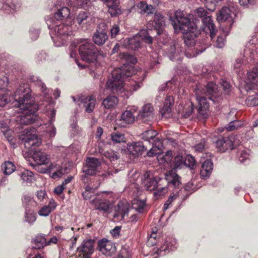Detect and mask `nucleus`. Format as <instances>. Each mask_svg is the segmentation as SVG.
Listing matches in <instances>:
<instances>
[{"mask_svg":"<svg viewBox=\"0 0 258 258\" xmlns=\"http://www.w3.org/2000/svg\"><path fill=\"white\" fill-rule=\"evenodd\" d=\"M29 91L24 85L20 86L14 96L15 100L18 102V107L23 110L21 121L26 124L32 123L36 120L35 112L38 110V106L34 103Z\"/></svg>","mask_w":258,"mask_h":258,"instance_id":"1","label":"nucleus"},{"mask_svg":"<svg viewBox=\"0 0 258 258\" xmlns=\"http://www.w3.org/2000/svg\"><path fill=\"white\" fill-rule=\"evenodd\" d=\"M131 67H124L122 69L117 68L114 69L109 77L106 83V88L110 89L114 93L122 94V96H126L127 98L130 96L132 91L125 90L124 88V80L126 78L131 76L133 74L131 73Z\"/></svg>","mask_w":258,"mask_h":258,"instance_id":"2","label":"nucleus"},{"mask_svg":"<svg viewBox=\"0 0 258 258\" xmlns=\"http://www.w3.org/2000/svg\"><path fill=\"white\" fill-rule=\"evenodd\" d=\"M178 30L184 35V43L188 46L195 43L194 39L201 34L197 25L180 12H178Z\"/></svg>","mask_w":258,"mask_h":258,"instance_id":"3","label":"nucleus"},{"mask_svg":"<svg viewBox=\"0 0 258 258\" xmlns=\"http://www.w3.org/2000/svg\"><path fill=\"white\" fill-rule=\"evenodd\" d=\"M142 138L150 142L152 140L153 147L147 152L148 157H153L160 153L163 146L162 141L156 131L150 130L144 132L142 134Z\"/></svg>","mask_w":258,"mask_h":258,"instance_id":"4","label":"nucleus"},{"mask_svg":"<svg viewBox=\"0 0 258 258\" xmlns=\"http://www.w3.org/2000/svg\"><path fill=\"white\" fill-rule=\"evenodd\" d=\"M113 197V192L110 191H103L98 193L97 197L91 201V204L95 209L104 213H108L111 205L108 198Z\"/></svg>","mask_w":258,"mask_h":258,"instance_id":"5","label":"nucleus"},{"mask_svg":"<svg viewBox=\"0 0 258 258\" xmlns=\"http://www.w3.org/2000/svg\"><path fill=\"white\" fill-rule=\"evenodd\" d=\"M79 53L83 60L93 62L96 60L99 51L93 43L85 41L79 46Z\"/></svg>","mask_w":258,"mask_h":258,"instance_id":"6","label":"nucleus"},{"mask_svg":"<svg viewBox=\"0 0 258 258\" xmlns=\"http://www.w3.org/2000/svg\"><path fill=\"white\" fill-rule=\"evenodd\" d=\"M19 139L24 141L27 148L38 147L41 143V140L36 135L35 131L29 128L25 129L19 135Z\"/></svg>","mask_w":258,"mask_h":258,"instance_id":"7","label":"nucleus"},{"mask_svg":"<svg viewBox=\"0 0 258 258\" xmlns=\"http://www.w3.org/2000/svg\"><path fill=\"white\" fill-rule=\"evenodd\" d=\"M95 241L91 239H85L77 248V250L81 258H91L94 251Z\"/></svg>","mask_w":258,"mask_h":258,"instance_id":"8","label":"nucleus"},{"mask_svg":"<svg viewBox=\"0 0 258 258\" xmlns=\"http://www.w3.org/2000/svg\"><path fill=\"white\" fill-rule=\"evenodd\" d=\"M234 139L235 137L233 136L228 138L220 137L216 142V146L221 152H225L227 150H232L234 148V145L238 144Z\"/></svg>","mask_w":258,"mask_h":258,"instance_id":"9","label":"nucleus"},{"mask_svg":"<svg viewBox=\"0 0 258 258\" xmlns=\"http://www.w3.org/2000/svg\"><path fill=\"white\" fill-rule=\"evenodd\" d=\"M54 32L57 37V41L61 40L62 45L66 38L72 34V28L71 24H60L54 28Z\"/></svg>","mask_w":258,"mask_h":258,"instance_id":"10","label":"nucleus"},{"mask_svg":"<svg viewBox=\"0 0 258 258\" xmlns=\"http://www.w3.org/2000/svg\"><path fill=\"white\" fill-rule=\"evenodd\" d=\"M200 91L196 92V98L199 106L198 109V115L201 118H206L208 115L209 103L206 97L200 95Z\"/></svg>","mask_w":258,"mask_h":258,"instance_id":"11","label":"nucleus"},{"mask_svg":"<svg viewBox=\"0 0 258 258\" xmlns=\"http://www.w3.org/2000/svg\"><path fill=\"white\" fill-rule=\"evenodd\" d=\"M69 169L67 167L60 165L58 164L52 163L45 170L41 171L43 173L48 172L51 175V177H60L65 174L68 173Z\"/></svg>","mask_w":258,"mask_h":258,"instance_id":"12","label":"nucleus"},{"mask_svg":"<svg viewBox=\"0 0 258 258\" xmlns=\"http://www.w3.org/2000/svg\"><path fill=\"white\" fill-rule=\"evenodd\" d=\"M73 101L77 102L79 105H82L85 108V111L88 112H91L94 109L96 104V99L93 96L86 97L84 98L78 97L75 98L72 97Z\"/></svg>","mask_w":258,"mask_h":258,"instance_id":"13","label":"nucleus"},{"mask_svg":"<svg viewBox=\"0 0 258 258\" xmlns=\"http://www.w3.org/2000/svg\"><path fill=\"white\" fill-rule=\"evenodd\" d=\"M99 250L104 255H111L116 250L115 244L106 238L100 240L98 241Z\"/></svg>","mask_w":258,"mask_h":258,"instance_id":"14","label":"nucleus"},{"mask_svg":"<svg viewBox=\"0 0 258 258\" xmlns=\"http://www.w3.org/2000/svg\"><path fill=\"white\" fill-rule=\"evenodd\" d=\"M8 84L7 77H4V80L0 79V88L4 89ZM11 92L9 90H0V107H3L11 101Z\"/></svg>","mask_w":258,"mask_h":258,"instance_id":"15","label":"nucleus"},{"mask_svg":"<svg viewBox=\"0 0 258 258\" xmlns=\"http://www.w3.org/2000/svg\"><path fill=\"white\" fill-rule=\"evenodd\" d=\"M231 11L228 8H222L220 11L219 15L217 17V20L223 23L221 24V27L224 25L227 28L231 29V26L233 23V20L230 15Z\"/></svg>","mask_w":258,"mask_h":258,"instance_id":"16","label":"nucleus"},{"mask_svg":"<svg viewBox=\"0 0 258 258\" xmlns=\"http://www.w3.org/2000/svg\"><path fill=\"white\" fill-rule=\"evenodd\" d=\"M100 166V162L97 158L88 157L86 159V165L83 168V171L86 174L93 175Z\"/></svg>","mask_w":258,"mask_h":258,"instance_id":"17","label":"nucleus"},{"mask_svg":"<svg viewBox=\"0 0 258 258\" xmlns=\"http://www.w3.org/2000/svg\"><path fill=\"white\" fill-rule=\"evenodd\" d=\"M128 213V205L126 202H119L114 208V218L117 220H122Z\"/></svg>","mask_w":258,"mask_h":258,"instance_id":"18","label":"nucleus"},{"mask_svg":"<svg viewBox=\"0 0 258 258\" xmlns=\"http://www.w3.org/2000/svg\"><path fill=\"white\" fill-rule=\"evenodd\" d=\"M198 91H200V95L204 96L206 97V100L207 98H208L214 102L215 101V99L213 98L216 96L217 91V86L215 83L212 82H209L205 87L204 92L198 89L196 90V92Z\"/></svg>","mask_w":258,"mask_h":258,"instance_id":"19","label":"nucleus"},{"mask_svg":"<svg viewBox=\"0 0 258 258\" xmlns=\"http://www.w3.org/2000/svg\"><path fill=\"white\" fill-rule=\"evenodd\" d=\"M123 44L127 49L138 50L141 46V38L140 37L139 34L132 38H126L123 40Z\"/></svg>","mask_w":258,"mask_h":258,"instance_id":"20","label":"nucleus"},{"mask_svg":"<svg viewBox=\"0 0 258 258\" xmlns=\"http://www.w3.org/2000/svg\"><path fill=\"white\" fill-rule=\"evenodd\" d=\"M128 151L134 158L141 155L146 150L142 142L134 143L128 145Z\"/></svg>","mask_w":258,"mask_h":258,"instance_id":"21","label":"nucleus"},{"mask_svg":"<svg viewBox=\"0 0 258 258\" xmlns=\"http://www.w3.org/2000/svg\"><path fill=\"white\" fill-rule=\"evenodd\" d=\"M154 116V109L151 104H145L139 113V116L144 121L153 119Z\"/></svg>","mask_w":258,"mask_h":258,"instance_id":"22","label":"nucleus"},{"mask_svg":"<svg viewBox=\"0 0 258 258\" xmlns=\"http://www.w3.org/2000/svg\"><path fill=\"white\" fill-rule=\"evenodd\" d=\"M108 39V36L105 30H96L93 35V42L97 45H103Z\"/></svg>","mask_w":258,"mask_h":258,"instance_id":"23","label":"nucleus"},{"mask_svg":"<svg viewBox=\"0 0 258 258\" xmlns=\"http://www.w3.org/2000/svg\"><path fill=\"white\" fill-rule=\"evenodd\" d=\"M183 159L182 157L178 155V169H181L183 167L189 168L190 169H193L196 166V161L195 158L190 155L186 156L185 159Z\"/></svg>","mask_w":258,"mask_h":258,"instance_id":"24","label":"nucleus"},{"mask_svg":"<svg viewBox=\"0 0 258 258\" xmlns=\"http://www.w3.org/2000/svg\"><path fill=\"white\" fill-rule=\"evenodd\" d=\"M76 22L82 28L88 29L91 24L92 17L85 12H81L76 18Z\"/></svg>","mask_w":258,"mask_h":258,"instance_id":"25","label":"nucleus"},{"mask_svg":"<svg viewBox=\"0 0 258 258\" xmlns=\"http://www.w3.org/2000/svg\"><path fill=\"white\" fill-rule=\"evenodd\" d=\"M33 159L38 165L46 164L50 161V156L40 151H35ZM39 166H38V167Z\"/></svg>","mask_w":258,"mask_h":258,"instance_id":"26","label":"nucleus"},{"mask_svg":"<svg viewBox=\"0 0 258 258\" xmlns=\"http://www.w3.org/2000/svg\"><path fill=\"white\" fill-rule=\"evenodd\" d=\"M108 8V13L111 16H115L121 13L116 0H101Z\"/></svg>","mask_w":258,"mask_h":258,"instance_id":"27","label":"nucleus"},{"mask_svg":"<svg viewBox=\"0 0 258 258\" xmlns=\"http://www.w3.org/2000/svg\"><path fill=\"white\" fill-rule=\"evenodd\" d=\"M202 22L204 26H205L204 30L206 31L207 30L210 31V37L211 39H213L216 34L217 30L215 28L213 21L211 19V16L203 18Z\"/></svg>","mask_w":258,"mask_h":258,"instance_id":"28","label":"nucleus"},{"mask_svg":"<svg viewBox=\"0 0 258 258\" xmlns=\"http://www.w3.org/2000/svg\"><path fill=\"white\" fill-rule=\"evenodd\" d=\"M206 178H191L190 181L186 183L184 187L185 191H195L202 185L201 182H204Z\"/></svg>","mask_w":258,"mask_h":258,"instance_id":"29","label":"nucleus"},{"mask_svg":"<svg viewBox=\"0 0 258 258\" xmlns=\"http://www.w3.org/2000/svg\"><path fill=\"white\" fill-rule=\"evenodd\" d=\"M213 164L211 160H205L202 165L200 173L202 177H207L211 175L213 171Z\"/></svg>","mask_w":258,"mask_h":258,"instance_id":"30","label":"nucleus"},{"mask_svg":"<svg viewBox=\"0 0 258 258\" xmlns=\"http://www.w3.org/2000/svg\"><path fill=\"white\" fill-rule=\"evenodd\" d=\"M221 32L218 36L216 41V46L218 48H222L225 44V38L228 35L230 29L229 28H227L224 25L221 29Z\"/></svg>","mask_w":258,"mask_h":258,"instance_id":"31","label":"nucleus"},{"mask_svg":"<svg viewBox=\"0 0 258 258\" xmlns=\"http://www.w3.org/2000/svg\"><path fill=\"white\" fill-rule=\"evenodd\" d=\"M135 121V116L131 110H125L121 116L120 124L121 126H125L126 124L132 123Z\"/></svg>","mask_w":258,"mask_h":258,"instance_id":"32","label":"nucleus"},{"mask_svg":"<svg viewBox=\"0 0 258 258\" xmlns=\"http://www.w3.org/2000/svg\"><path fill=\"white\" fill-rule=\"evenodd\" d=\"M172 100L173 98L171 96H169L166 99L164 104L160 110V113L163 117L168 118L170 116L171 111L170 106L172 104Z\"/></svg>","mask_w":258,"mask_h":258,"instance_id":"33","label":"nucleus"},{"mask_svg":"<svg viewBox=\"0 0 258 258\" xmlns=\"http://www.w3.org/2000/svg\"><path fill=\"white\" fill-rule=\"evenodd\" d=\"M163 17L160 13H156L154 15L155 27L158 34H160L162 31V28L164 25Z\"/></svg>","mask_w":258,"mask_h":258,"instance_id":"34","label":"nucleus"},{"mask_svg":"<svg viewBox=\"0 0 258 258\" xmlns=\"http://www.w3.org/2000/svg\"><path fill=\"white\" fill-rule=\"evenodd\" d=\"M181 107L182 108H178V114L181 113L182 117H188L193 111L192 103L191 102H189L184 104L183 106L181 105Z\"/></svg>","mask_w":258,"mask_h":258,"instance_id":"35","label":"nucleus"},{"mask_svg":"<svg viewBox=\"0 0 258 258\" xmlns=\"http://www.w3.org/2000/svg\"><path fill=\"white\" fill-rule=\"evenodd\" d=\"M118 103L117 97L114 96H109L103 101L102 104L105 108H114Z\"/></svg>","mask_w":258,"mask_h":258,"instance_id":"36","label":"nucleus"},{"mask_svg":"<svg viewBox=\"0 0 258 258\" xmlns=\"http://www.w3.org/2000/svg\"><path fill=\"white\" fill-rule=\"evenodd\" d=\"M100 185V183H97L96 185H92L91 183L85 187V190L82 193L83 198L86 200H90L94 193L95 190L97 189Z\"/></svg>","mask_w":258,"mask_h":258,"instance_id":"37","label":"nucleus"},{"mask_svg":"<svg viewBox=\"0 0 258 258\" xmlns=\"http://www.w3.org/2000/svg\"><path fill=\"white\" fill-rule=\"evenodd\" d=\"M33 247L35 249H40L47 245L45 238L41 235L36 236L32 240Z\"/></svg>","mask_w":258,"mask_h":258,"instance_id":"38","label":"nucleus"},{"mask_svg":"<svg viewBox=\"0 0 258 258\" xmlns=\"http://www.w3.org/2000/svg\"><path fill=\"white\" fill-rule=\"evenodd\" d=\"M247 78L251 84L258 86V63L252 71L248 72Z\"/></svg>","mask_w":258,"mask_h":258,"instance_id":"39","label":"nucleus"},{"mask_svg":"<svg viewBox=\"0 0 258 258\" xmlns=\"http://www.w3.org/2000/svg\"><path fill=\"white\" fill-rule=\"evenodd\" d=\"M70 15V10L67 7H62L57 10L55 13L54 17L57 20H62L63 19L68 18Z\"/></svg>","mask_w":258,"mask_h":258,"instance_id":"40","label":"nucleus"},{"mask_svg":"<svg viewBox=\"0 0 258 258\" xmlns=\"http://www.w3.org/2000/svg\"><path fill=\"white\" fill-rule=\"evenodd\" d=\"M2 170L5 175H9L15 170V166L13 162L6 161L2 165Z\"/></svg>","mask_w":258,"mask_h":258,"instance_id":"41","label":"nucleus"},{"mask_svg":"<svg viewBox=\"0 0 258 258\" xmlns=\"http://www.w3.org/2000/svg\"><path fill=\"white\" fill-rule=\"evenodd\" d=\"M158 158V160L160 163H167L168 165H172L173 155L171 151H167L163 156Z\"/></svg>","mask_w":258,"mask_h":258,"instance_id":"42","label":"nucleus"},{"mask_svg":"<svg viewBox=\"0 0 258 258\" xmlns=\"http://www.w3.org/2000/svg\"><path fill=\"white\" fill-rule=\"evenodd\" d=\"M48 114L49 116V123L51 126L50 130H48L47 132L48 133L50 137H53L56 134V129L52 124L54 121L55 111L54 109H52L48 113Z\"/></svg>","mask_w":258,"mask_h":258,"instance_id":"43","label":"nucleus"},{"mask_svg":"<svg viewBox=\"0 0 258 258\" xmlns=\"http://www.w3.org/2000/svg\"><path fill=\"white\" fill-rule=\"evenodd\" d=\"M144 182L147 190L152 191L157 188L158 181L156 178H144Z\"/></svg>","mask_w":258,"mask_h":258,"instance_id":"44","label":"nucleus"},{"mask_svg":"<svg viewBox=\"0 0 258 258\" xmlns=\"http://www.w3.org/2000/svg\"><path fill=\"white\" fill-rule=\"evenodd\" d=\"M146 207V201L144 200H140L135 199L133 203V207L140 213L144 212Z\"/></svg>","mask_w":258,"mask_h":258,"instance_id":"45","label":"nucleus"},{"mask_svg":"<svg viewBox=\"0 0 258 258\" xmlns=\"http://www.w3.org/2000/svg\"><path fill=\"white\" fill-rule=\"evenodd\" d=\"M36 220V214L31 212L29 209L25 210V221L30 225L33 224Z\"/></svg>","mask_w":258,"mask_h":258,"instance_id":"46","label":"nucleus"},{"mask_svg":"<svg viewBox=\"0 0 258 258\" xmlns=\"http://www.w3.org/2000/svg\"><path fill=\"white\" fill-rule=\"evenodd\" d=\"M140 37L141 40H144L146 43L152 44L153 42V38L149 35V32L147 30H143L139 33Z\"/></svg>","mask_w":258,"mask_h":258,"instance_id":"47","label":"nucleus"},{"mask_svg":"<svg viewBox=\"0 0 258 258\" xmlns=\"http://www.w3.org/2000/svg\"><path fill=\"white\" fill-rule=\"evenodd\" d=\"M101 154L106 158L109 159L111 161H114L118 159V156L113 151L109 150L103 151L100 150Z\"/></svg>","mask_w":258,"mask_h":258,"instance_id":"48","label":"nucleus"},{"mask_svg":"<svg viewBox=\"0 0 258 258\" xmlns=\"http://www.w3.org/2000/svg\"><path fill=\"white\" fill-rule=\"evenodd\" d=\"M245 103L248 106L258 105V94L248 96L245 100Z\"/></svg>","mask_w":258,"mask_h":258,"instance_id":"49","label":"nucleus"},{"mask_svg":"<svg viewBox=\"0 0 258 258\" xmlns=\"http://www.w3.org/2000/svg\"><path fill=\"white\" fill-rule=\"evenodd\" d=\"M112 141L116 143L125 142V139L123 134L119 133H114L111 134Z\"/></svg>","mask_w":258,"mask_h":258,"instance_id":"50","label":"nucleus"},{"mask_svg":"<svg viewBox=\"0 0 258 258\" xmlns=\"http://www.w3.org/2000/svg\"><path fill=\"white\" fill-rule=\"evenodd\" d=\"M34 203L31 196L28 195H24L22 198V204L25 210L29 209L30 206Z\"/></svg>","mask_w":258,"mask_h":258,"instance_id":"51","label":"nucleus"},{"mask_svg":"<svg viewBox=\"0 0 258 258\" xmlns=\"http://www.w3.org/2000/svg\"><path fill=\"white\" fill-rule=\"evenodd\" d=\"M210 13L204 8L200 7L195 11V15L197 17L204 18L209 17Z\"/></svg>","mask_w":258,"mask_h":258,"instance_id":"52","label":"nucleus"},{"mask_svg":"<svg viewBox=\"0 0 258 258\" xmlns=\"http://www.w3.org/2000/svg\"><path fill=\"white\" fill-rule=\"evenodd\" d=\"M169 21L172 25L175 32L177 30V26L176 25V22L177 21V12L174 11L173 13H169Z\"/></svg>","mask_w":258,"mask_h":258,"instance_id":"53","label":"nucleus"},{"mask_svg":"<svg viewBox=\"0 0 258 258\" xmlns=\"http://www.w3.org/2000/svg\"><path fill=\"white\" fill-rule=\"evenodd\" d=\"M72 178H66L64 182L61 185L56 186L54 190V192L57 195H60L64 189V185L71 182Z\"/></svg>","mask_w":258,"mask_h":258,"instance_id":"54","label":"nucleus"},{"mask_svg":"<svg viewBox=\"0 0 258 258\" xmlns=\"http://www.w3.org/2000/svg\"><path fill=\"white\" fill-rule=\"evenodd\" d=\"M165 247H163L162 250L167 251L168 252L175 251L176 249V242L175 240L170 242L166 241Z\"/></svg>","mask_w":258,"mask_h":258,"instance_id":"55","label":"nucleus"},{"mask_svg":"<svg viewBox=\"0 0 258 258\" xmlns=\"http://www.w3.org/2000/svg\"><path fill=\"white\" fill-rule=\"evenodd\" d=\"M240 126V123L239 121L235 120L231 121L226 126V130L232 131L238 128Z\"/></svg>","mask_w":258,"mask_h":258,"instance_id":"56","label":"nucleus"},{"mask_svg":"<svg viewBox=\"0 0 258 258\" xmlns=\"http://www.w3.org/2000/svg\"><path fill=\"white\" fill-rule=\"evenodd\" d=\"M52 211L51 208L46 205L43 206L39 210L38 214L40 216L46 217L48 216Z\"/></svg>","mask_w":258,"mask_h":258,"instance_id":"57","label":"nucleus"},{"mask_svg":"<svg viewBox=\"0 0 258 258\" xmlns=\"http://www.w3.org/2000/svg\"><path fill=\"white\" fill-rule=\"evenodd\" d=\"M122 58L124 59L126 63L135 64L136 62V59L134 57V56L129 55L128 53H123L122 54Z\"/></svg>","mask_w":258,"mask_h":258,"instance_id":"58","label":"nucleus"},{"mask_svg":"<svg viewBox=\"0 0 258 258\" xmlns=\"http://www.w3.org/2000/svg\"><path fill=\"white\" fill-rule=\"evenodd\" d=\"M157 231H152L148 240V244L153 245L156 243Z\"/></svg>","mask_w":258,"mask_h":258,"instance_id":"59","label":"nucleus"},{"mask_svg":"<svg viewBox=\"0 0 258 258\" xmlns=\"http://www.w3.org/2000/svg\"><path fill=\"white\" fill-rule=\"evenodd\" d=\"M177 163H176L174 165V167L170 171L166 172L165 175L166 176H169L170 177H177Z\"/></svg>","mask_w":258,"mask_h":258,"instance_id":"60","label":"nucleus"},{"mask_svg":"<svg viewBox=\"0 0 258 258\" xmlns=\"http://www.w3.org/2000/svg\"><path fill=\"white\" fill-rule=\"evenodd\" d=\"M243 64V60L241 58H237L236 59L235 62L234 63L233 67L234 70L236 72L240 71V69L241 68Z\"/></svg>","mask_w":258,"mask_h":258,"instance_id":"61","label":"nucleus"},{"mask_svg":"<svg viewBox=\"0 0 258 258\" xmlns=\"http://www.w3.org/2000/svg\"><path fill=\"white\" fill-rule=\"evenodd\" d=\"M119 32V28L117 25H114L110 30L111 38H115Z\"/></svg>","mask_w":258,"mask_h":258,"instance_id":"62","label":"nucleus"},{"mask_svg":"<svg viewBox=\"0 0 258 258\" xmlns=\"http://www.w3.org/2000/svg\"><path fill=\"white\" fill-rule=\"evenodd\" d=\"M20 175L21 177H32L34 174L30 170L24 169L20 172Z\"/></svg>","mask_w":258,"mask_h":258,"instance_id":"63","label":"nucleus"},{"mask_svg":"<svg viewBox=\"0 0 258 258\" xmlns=\"http://www.w3.org/2000/svg\"><path fill=\"white\" fill-rule=\"evenodd\" d=\"M167 192V188L166 187H161L158 188L154 192V196L155 197L161 196L164 195L166 192Z\"/></svg>","mask_w":258,"mask_h":258,"instance_id":"64","label":"nucleus"}]
</instances>
